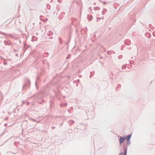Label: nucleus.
Returning <instances> with one entry per match:
<instances>
[{"label": "nucleus", "instance_id": "obj_1", "mask_svg": "<svg viewBox=\"0 0 155 155\" xmlns=\"http://www.w3.org/2000/svg\"><path fill=\"white\" fill-rule=\"evenodd\" d=\"M126 139V137H120L119 140L120 143V144H121L122 143H123L124 142V141Z\"/></svg>", "mask_w": 155, "mask_h": 155}, {"label": "nucleus", "instance_id": "obj_2", "mask_svg": "<svg viewBox=\"0 0 155 155\" xmlns=\"http://www.w3.org/2000/svg\"><path fill=\"white\" fill-rule=\"evenodd\" d=\"M131 136V134L128 135L127 136V143H128V142H129V140H130Z\"/></svg>", "mask_w": 155, "mask_h": 155}, {"label": "nucleus", "instance_id": "obj_3", "mask_svg": "<svg viewBox=\"0 0 155 155\" xmlns=\"http://www.w3.org/2000/svg\"><path fill=\"white\" fill-rule=\"evenodd\" d=\"M127 150L125 149V151L124 152V155H127Z\"/></svg>", "mask_w": 155, "mask_h": 155}, {"label": "nucleus", "instance_id": "obj_4", "mask_svg": "<svg viewBox=\"0 0 155 155\" xmlns=\"http://www.w3.org/2000/svg\"><path fill=\"white\" fill-rule=\"evenodd\" d=\"M127 150L125 149V151L124 152V155H127Z\"/></svg>", "mask_w": 155, "mask_h": 155}, {"label": "nucleus", "instance_id": "obj_5", "mask_svg": "<svg viewBox=\"0 0 155 155\" xmlns=\"http://www.w3.org/2000/svg\"><path fill=\"white\" fill-rule=\"evenodd\" d=\"M119 155H123V153H122V152L120 153L119 154Z\"/></svg>", "mask_w": 155, "mask_h": 155}]
</instances>
